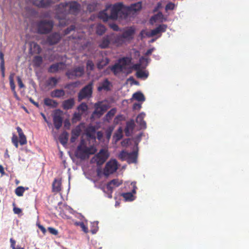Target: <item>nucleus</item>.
Segmentation results:
<instances>
[{
    "label": "nucleus",
    "mask_w": 249,
    "mask_h": 249,
    "mask_svg": "<svg viewBox=\"0 0 249 249\" xmlns=\"http://www.w3.org/2000/svg\"><path fill=\"white\" fill-rule=\"evenodd\" d=\"M93 82L89 83L83 88L78 94V101L80 102L85 99L90 98L92 94Z\"/></svg>",
    "instance_id": "obj_8"
},
{
    "label": "nucleus",
    "mask_w": 249,
    "mask_h": 249,
    "mask_svg": "<svg viewBox=\"0 0 249 249\" xmlns=\"http://www.w3.org/2000/svg\"><path fill=\"white\" fill-rule=\"evenodd\" d=\"M106 31V28L105 26L102 24H99L96 28V33L98 35L101 36L103 35Z\"/></svg>",
    "instance_id": "obj_34"
},
{
    "label": "nucleus",
    "mask_w": 249,
    "mask_h": 249,
    "mask_svg": "<svg viewBox=\"0 0 249 249\" xmlns=\"http://www.w3.org/2000/svg\"><path fill=\"white\" fill-rule=\"evenodd\" d=\"M25 189L22 186H18L15 190V194L18 196H23Z\"/></svg>",
    "instance_id": "obj_43"
},
{
    "label": "nucleus",
    "mask_w": 249,
    "mask_h": 249,
    "mask_svg": "<svg viewBox=\"0 0 249 249\" xmlns=\"http://www.w3.org/2000/svg\"><path fill=\"white\" fill-rule=\"evenodd\" d=\"M13 211L15 213L18 214H20L22 212L21 209L18 207H14L13 208Z\"/></svg>",
    "instance_id": "obj_61"
},
{
    "label": "nucleus",
    "mask_w": 249,
    "mask_h": 249,
    "mask_svg": "<svg viewBox=\"0 0 249 249\" xmlns=\"http://www.w3.org/2000/svg\"><path fill=\"white\" fill-rule=\"evenodd\" d=\"M61 182L60 180L54 179L52 184V190L53 192L58 193L61 190Z\"/></svg>",
    "instance_id": "obj_29"
},
{
    "label": "nucleus",
    "mask_w": 249,
    "mask_h": 249,
    "mask_svg": "<svg viewBox=\"0 0 249 249\" xmlns=\"http://www.w3.org/2000/svg\"><path fill=\"white\" fill-rule=\"evenodd\" d=\"M114 129V126H109L106 130V138L109 140L110 139L112 133Z\"/></svg>",
    "instance_id": "obj_42"
},
{
    "label": "nucleus",
    "mask_w": 249,
    "mask_h": 249,
    "mask_svg": "<svg viewBox=\"0 0 249 249\" xmlns=\"http://www.w3.org/2000/svg\"><path fill=\"white\" fill-rule=\"evenodd\" d=\"M111 86V82L107 79H105L103 82L99 83L97 90L98 91H101L102 90L107 91L110 90Z\"/></svg>",
    "instance_id": "obj_18"
},
{
    "label": "nucleus",
    "mask_w": 249,
    "mask_h": 249,
    "mask_svg": "<svg viewBox=\"0 0 249 249\" xmlns=\"http://www.w3.org/2000/svg\"><path fill=\"white\" fill-rule=\"evenodd\" d=\"M81 129L80 126H77L75 128L71 130V142L73 143L75 142L76 140L80 135Z\"/></svg>",
    "instance_id": "obj_21"
},
{
    "label": "nucleus",
    "mask_w": 249,
    "mask_h": 249,
    "mask_svg": "<svg viewBox=\"0 0 249 249\" xmlns=\"http://www.w3.org/2000/svg\"><path fill=\"white\" fill-rule=\"evenodd\" d=\"M82 113L75 112L73 114V120L80 121L81 118Z\"/></svg>",
    "instance_id": "obj_54"
},
{
    "label": "nucleus",
    "mask_w": 249,
    "mask_h": 249,
    "mask_svg": "<svg viewBox=\"0 0 249 249\" xmlns=\"http://www.w3.org/2000/svg\"><path fill=\"white\" fill-rule=\"evenodd\" d=\"M80 9V4L75 1L60 3L56 8L55 18L59 20L60 25L64 26L67 24L65 21L66 16L68 14L77 15Z\"/></svg>",
    "instance_id": "obj_2"
},
{
    "label": "nucleus",
    "mask_w": 249,
    "mask_h": 249,
    "mask_svg": "<svg viewBox=\"0 0 249 249\" xmlns=\"http://www.w3.org/2000/svg\"><path fill=\"white\" fill-rule=\"evenodd\" d=\"M15 76L14 73H11L9 76V84L11 89L12 91L16 90V86L14 83V77Z\"/></svg>",
    "instance_id": "obj_38"
},
{
    "label": "nucleus",
    "mask_w": 249,
    "mask_h": 249,
    "mask_svg": "<svg viewBox=\"0 0 249 249\" xmlns=\"http://www.w3.org/2000/svg\"><path fill=\"white\" fill-rule=\"evenodd\" d=\"M84 67L79 66L68 71L66 72V75L70 79H73L75 77L82 76L84 74Z\"/></svg>",
    "instance_id": "obj_10"
},
{
    "label": "nucleus",
    "mask_w": 249,
    "mask_h": 249,
    "mask_svg": "<svg viewBox=\"0 0 249 249\" xmlns=\"http://www.w3.org/2000/svg\"><path fill=\"white\" fill-rule=\"evenodd\" d=\"M122 183L123 181L122 180H120L118 178L113 179L107 183V188L109 192L112 193L113 189L119 186Z\"/></svg>",
    "instance_id": "obj_17"
},
{
    "label": "nucleus",
    "mask_w": 249,
    "mask_h": 249,
    "mask_svg": "<svg viewBox=\"0 0 249 249\" xmlns=\"http://www.w3.org/2000/svg\"><path fill=\"white\" fill-rule=\"evenodd\" d=\"M95 110L92 115H97L100 117L108 109L109 107L107 104H103L102 102H99L94 105Z\"/></svg>",
    "instance_id": "obj_11"
},
{
    "label": "nucleus",
    "mask_w": 249,
    "mask_h": 249,
    "mask_svg": "<svg viewBox=\"0 0 249 249\" xmlns=\"http://www.w3.org/2000/svg\"><path fill=\"white\" fill-rule=\"evenodd\" d=\"M92 132H89V131H87L86 132L87 136L91 139H93L94 140H95V137L94 134V132L95 131V129L93 127L91 128Z\"/></svg>",
    "instance_id": "obj_49"
},
{
    "label": "nucleus",
    "mask_w": 249,
    "mask_h": 249,
    "mask_svg": "<svg viewBox=\"0 0 249 249\" xmlns=\"http://www.w3.org/2000/svg\"><path fill=\"white\" fill-rule=\"evenodd\" d=\"M117 169V161L116 160H111L106 163L104 169V174L107 177L116 172Z\"/></svg>",
    "instance_id": "obj_9"
},
{
    "label": "nucleus",
    "mask_w": 249,
    "mask_h": 249,
    "mask_svg": "<svg viewBox=\"0 0 249 249\" xmlns=\"http://www.w3.org/2000/svg\"><path fill=\"white\" fill-rule=\"evenodd\" d=\"M167 28V25L165 24H160L155 29L152 30L150 33H147L146 35L148 36H154L157 35L165 32Z\"/></svg>",
    "instance_id": "obj_16"
},
{
    "label": "nucleus",
    "mask_w": 249,
    "mask_h": 249,
    "mask_svg": "<svg viewBox=\"0 0 249 249\" xmlns=\"http://www.w3.org/2000/svg\"><path fill=\"white\" fill-rule=\"evenodd\" d=\"M162 16V14L161 12H159L157 15H154V16L150 18V21L151 22H152V21H154L155 22L157 19L158 17Z\"/></svg>",
    "instance_id": "obj_53"
},
{
    "label": "nucleus",
    "mask_w": 249,
    "mask_h": 249,
    "mask_svg": "<svg viewBox=\"0 0 249 249\" xmlns=\"http://www.w3.org/2000/svg\"><path fill=\"white\" fill-rule=\"evenodd\" d=\"M44 103L45 105L51 108H55L58 105V103L56 101L49 98H46L44 99Z\"/></svg>",
    "instance_id": "obj_26"
},
{
    "label": "nucleus",
    "mask_w": 249,
    "mask_h": 249,
    "mask_svg": "<svg viewBox=\"0 0 249 249\" xmlns=\"http://www.w3.org/2000/svg\"><path fill=\"white\" fill-rule=\"evenodd\" d=\"M65 65L63 62L56 63L51 65L48 70V71L51 73H54L59 70H63Z\"/></svg>",
    "instance_id": "obj_19"
},
{
    "label": "nucleus",
    "mask_w": 249,
    "mask_h": 249,
    "mask_svg": "<svg viewBox=\"0 0 249 249\" xmlns=\"http://www.w3.org/2000/svg\"><path fill=\"white\" fill-rule=\"evenodd\" d=\"M142 107L141 104L134 103L133 106V108L135 110H140Z\"/></svg>",
    "instance_id": "obj_58"
},
{
    "label": "nucleus",
    "mask_w": 249,
    "mask_h": 249,
    "mask_svg": "<svg viewBox=\"0 0 249 249\" xmlns=\"http://www.w3.org/2000/svg\"><path fill=\"white\" fill-rule=\"evenodd\" d=\"M17 130L19 137V143L22 145L26 144L27 143L26 137L24 134L22 129L20 127L18 126L17 127Z\"/></svg>",
    "instance_id": "obj_24"
},
{
    "label": "nucleus",
    "mask_w": 249,
    "mask_h": 249,
    "mask_svg": "<svg viewBox=\"0 0 249 249\" xmlns=\"http://www.w3.org/2000/svg\"><path fill=\"white\" fill-rule=\"evenodd\" d=\"M135 32V30L134 28L130 27L125 30L122 34H115L117 47L122 45L126 41H129L132 39Z\"/></svg>",
    "instance_id": "obj_4"
},
{
    "label": "nucleus",
    "mask_w": 249,
    "mask_h": 249,
    "mask_svg": "<svg viewBox=\"0 0 249 249\" xmlns=\"http://www.w3.org/2000/svg\"><path fill=\"white\" fill-rule=\"evenodd\" d=\"M132 61V58L130 57H124L120 58L118 60V63L124 69V67L126 66L129 65Z\"/></svg>",
    "instance_id": "obj_27"
},
{
    "label": "nucleus",
    "mask_w": 249,
    "mask_h": 249,
    "mask_svg": "<svg viewBox=\"0 0 249 249\" xmlns=\"http://www.w3.org/2000/svg\"><path fill=\"white\" fill-rule=\"evenodd\" d=\"M58 82V79L55 77H50L46 81V84L48 86L54 87L57 85Z\"/></svg>",
    "instance_id": "obj_33"
},
{
    "label": "nucleus",
    "mask_w": 249,
    "mask_h": 249,
    "mask_svg": "<svg viewBox=\"0 0 249 249\" xmlns=\"http://www.w3.org/2000/svg\"><path fill=\"white\" fill-rule=\"evenodd\" d=\"M61 111L58 109L55 111L53 116V122L55 128L58 130L62 126L63 119L61 114Z\"/></svg>",
    "instance_id": "obj_14"
},
{
    "label": "nucleus",
    "mask_w": 249,
    "mask_h": 249,
    "mask_svg": "<svg viewBox=\"0 0 249 249\" xmlns=\"http://www.w3.org/2000/svg\"><path fill=\"white\" fill-rule=\"evenodd\" d=\"M142 8V2H138L137 3L131 4L130 9L132 11H138Z\"/></svg>",
    "instance_id": "obj_41"
},
{
    "label": "nucleus",
    "mask_w": 249,
    "mask_h": 249,
    "mask_svg": "<svg viewBox=\"0 0 249 249\" xmlns=\"http://www.w3.org/2000/svg\"><path fill=\"white\" fill-rule=\"evenodd\" d=\"M119 159L122 161H126L128 163L137 162L138 153L136 151L128 153L124 150L122 151L119 155Z\"/></svg>",
    "instance_id": "obj_7"
},
{
    "label": "nucleus",
    "mask_w": 249,
    "mask_h": 249,
    "mask_svg": "<svg viewBox=\"0 0 249 249\" xmlns=\"http://www.w3.org/2000/svg\"><path fill=\"white\" fill-rule=\"evenodd\" d=\"M53 22L51 20H41L36 23L37 32L41 35L50 33L53 27Z\"/></svg>",
    "instance_id": "obj_5"
},
{
    "label": "nucleus",
    "mask_w": 249,
    "mask_h": 249,
    "mask_svg": "<svg viewBox=\"0 0 249 249\" xmlns=\"http://www.w3.org/2000/svg\"><path fill=\"white\" fill-rule=\"evenodd\" d=\"M50 94L53 98H60L65 95V92L63 89H56L52 91Z\"/></svg>",
    "instance_id": "obj_28"
},
{
    "label": "nucleus",
    "mask_w": 249,
    "mask_h": 249,
    "mask_svg": "<svg viewBox=\"0 0 249 249\" xmlns=\"http://www.w3.org/2000/svg\"><path fill=\"white\" fill-rule=\"evenodd\" d=\"M133 97L137 101L139 102H143L145 101L144 95L140 91L137 92L133 94Z\"/></svg>",
    "instance_id": "obj_35"
},
{
    "label": "nucleus",
    "mask_w": 249,
    "mask_h": 249,
    "mask_svg": "<svg viewBox=\"0 0 249 249\" xmlns=\"http://www.w3.org/2000/svg\"><path fill=\"white\" fill-rule=\"evenodd\" d=\"M136 75L139 78H146L148 76V73L141 70L136 72Z\"/></svg>",
    "instance_id": "obj_39"
},
{
    "label": "nucleus",
    "mask_w": 249,
    "mask_h": 249,
    "mask_svg": "<svg viewBox=\"0 0 249 249\" xmlns=\"http://www.w3.org/2000/svg\"><path fill=\"white\" fill-rule=\"evenodd\" d=\"M124 119V117L123 115H118L115 117L113 120V123L115 125L118 124L121 121Z\"/></svg>",
    "instance_id": "obj_46"
},
{
    "label": "nucleus",
    "mask_w": 249,
    "mask_h": 249,
    "mask_svg": "<svg viewBox=\"0 0 249 249\" xmlns=\"http://www.w3.org/2000/svg\"><path fill=\"white\" fill-rule=\"evenodd\" d=\"M88 109V107L86 103H82L80 105H79L77 107V109L79 111H82V114L85 111H87Z\"/></svg>",
    "instance_id": "obj_45"
},
{
    "label": "nucleus",
    "mask_w": 249,
    "mask_h": 249,
    "mask_svg": "<svg viewBox=\"0 0 249 249\" xmlns=\"http://www.w3.org/2000/svg\"><path fill=\"white\" fill-rule=\"evenodd\" d=\"M69 133L66 131H64L59 137L60 142L63 145H66L68 141Z\"/></svg>",
    "instance_id": "obj_30"
},
{
    "label": "nucleus",
    "mask_w": 249,
    "mask_h": 249,
    "mask_svg": "<svg viewBox=\"0 0 249 249\" xmlns=\"http://www.w3.org/2000/svg\"><path fill=\"white\" fill-rule=\"evenodd\" d=\"M135 124L133 120H131L126 122V126L124 128V133L126 136H130L132 132L134 129Z\"/></svg>",
    "instance_id": "obj_20"
},
{
    "label": "nucleus",
    "mask_w": 249,
    "mask_h": 249,
    "mask_svg": "<svg viewBox=\"0 0 249 249\" xmlns=\"http://www.w3.org/2000/svg\"><path fill=\"white\" fill-rule=\"evenodd\" d=\"M175 7V4L171 2H169L166 4L165 9L166 11L173 10L174 9Z\"/></svg>",
    "instance_id": "obj_48"
},
{
    "label": "nucleus",
    "mask_w": 249,
    "mask_h": 249,
    "mask_svg": "<svg viewBox=\"0 0 249 249\" xmlns=\"http://www.w3.org/2000/svg\"><path fill=\"white\" fill-rule=\"evenodd\" d=\"M145 116V113H141L137 117L136 122L139 124L141 128L145 129L146 127V122L143 120V119Z\"/></svg>",
    "instance_id": "obj_23"
},
{
    "label": "nucleus",
    "mask_w": 249,
    "mask_h": 249,
    "mask_svg": "<svg viewBox=\"0 0 249 249\" xmlns=\"http://www.w3.org/2000/svg\"><path fill=\"white\" fill-rule=\"evenodd\" d=\"M133 193L132 192H128L122 194V196L125 199L126 201H133L135 199L133 196Z\"/></svg>",
    "instance_id": "obj_37"
},
{
    "label": "nucleus",
    "mask_w": 249,
    "mask_h": 249,
    "mask_svg": "<svg viewBox=\"0 0 249 249\" xmlns=\"http://www.w3.org/2000/svg\"><path fill=\"white\" fill-rule=\"evenodd\" d=\"M33 62L36 66L39 67L43 62L42 57L39 55L35 56L34 58Z\"/></svg>",
    "instance_id": "obj_40"
},
{
    "label": "nucleus",
    "mask_w": 249,
    "mask_h": 249,
    "mask_svg": "<svg viewBox=\"0 0 249 249\" xmlns=\"http://www.w3.org/2000/svg\"><path fill=\"white\" fill-rule=\"evenodd\" d=\"M48 231L51 234L54 235H57L58 233V231L53 227H49Z\"/></svg>",
    "instance_id": "obj_50"
},
{
    "label": "nucleus",
    "mask_w": 249,
    "mask_h": 249,
    "mask_svg": "<svg viewBox=\"0 0 249 249\" xmlns=\"http://www.w3.org/2000/svg\"><path fill=\"white\" fill-rule=\"evenodd\" d=\"M75 29V26L74 25H71L69 27H68L66 29L64 30V34L65 35H68L70 33V32L74 30Z\"/></svg>",
    "instance_id": "obj_51"
},
{
    "label": "nucleus",
    "mask_w": 249,
    "mask_h": 249,
    "mask_svg": "<svg viewBox=\"0 0 249 249\" xmlns=\"http://www.w3.org/2000/svg\"><path fill=\"white\" fill-rule=\"evenodd\" d=\"M123 129L121 127H120L114 134L113 137L115 138L116 141L118 142L123 138Z\"/></svg>",
    "instance_id": "obj_36"
},
{
    "label": "nucleus",
    "mask_w": 249,
    "mask_h": 249,
    "mask_svg": "<svg viewBox=\"0 0 249 249\" xmlns=\"http://www.w3.org/2000/svg\"><path fill=\"white\" fill-rule=\"evenodd\" d=\"M110 28L115 31H118L120 30L119 26L116 24H111L110 25Z\"/></svg>",
    "instance_id": "obj_57"
},
{
    "label": "nucleus",
    "mask_w": 249,
    "mask_h": 249,
    "mask_svg": "<svg viewBox=\"0 0 249 249\" xmlns=\"http://www.w3.org/2000/svg\"><path fill=\"white\" fill-rule=\"evenodd\" d=\"M109 69L115 75H117L124 70V68L118 62L116 63L114 65L109 67Z\"/></svg>",
    "instance_id": "obj_25"
},
{
    "label": "nucleus",
    "mask_w": 249,
    "mask_h": 249,
    "mask_svg": "<svg viewBox=\"0 0 249 249\" xmlns=\"http://www.w3.org/2000/svg\"><path fill=\"white\" fill-rule=\"evenodd\" d=\"M131 185L132 186L133 189L132 190V192L133 194H136V190L137 189V187L136 186V182H132L131 183Z\"/></svg>",
    "instance_id": "obj_59"
},
{
    "label": "nucleus",
    "mask_w": 249,
    "mask_h": 249,
    "mask_svg": "<svg viewBox=\"0 0 249 249\" xmlns=\"http://www.w3.org/2000/svg\"><path fill=\"white\" fill-rule=\"evenodd\" d=\"M109 60L108 58H105V59H102L99 61L97 64V67L99 70L103 69L106 66H107L109 63Z\"/></svg>",
    "instance_id": "obj_32"
},
{
    "label": "nucleus",
    "mask_w": 249,
    "mask_h": 249,
    "mask_svg": "<svg viewBox=\"0 0 249 249\" xmlns=\"http://www.w3.org/2000/svg\"><path fill=\"white\" fill-rule=\"evenodd\" d=\"M96 5L95 3L89 4L88 5L87 9L90 12H92L95 10Z\"/></svg>",
    "instance_id": "obj_52"
},
{
    "label": "nucleus",
    "mask_w": 249,
    "mask_h": 249,
    "mask_svg": "<svg viewBox=\"0 0 249 249\" xmlns=\"http://www.w3.org/2000/svg\"><path fill=\"white\" fill-rule=\"evenodd\" d=\"M61 39V36L58 33H53L50 35L46 38V42L49 45H53L58 43Z\"/></svg>",
    "instance_id": "obj_15"
},
{
    "label": "nucleus",
    "mask_w": 249,
    "mask_h": 249,
    "mask_svg": "<svg viewBox=\"0 0 249 249\" xmlns=\"http://www.w3.org/2000/svg\"><path fill=\"white\" fill-rule=\"evenodd\" d=\"M86 68H87V70L88 71H90L89 72H90L91 71H92L94 70V64L92 60H88L87 61V64H86Z\"/></svg>",
    "instance_id": "obj_44"
},
{
    "label": "nucleus",
    "mask_w": 249,
    "mask_h": 249,
    "mask_svg": "<svg viewBox=\"0 0 249 249\" xmlns=\"http://www.w3.org/2000/svg\"><path fill=\"white\" fill-rule=\"evenodd\" d=\"M140 67H141L140 64H135L133 65L132 69H133L135 70H136L137 71H138L141 70Z\"/></svg>",
    "instance_id": "obj_62"
},
{
    "label": "nucleus",
    "mask_w": 249,
    "mask_h": 249,
    "mask_svg": "<svg viewBox=\"0 0 249 249\" xmlns=\"http://www.w3.org/2000/svg\"><path fill=\"white\" fill-rule=\"evenodd\" d=\"M58 0H32V4L38 8H48Z\"/></svg>",
    "instance_id": "obj_13"
},
{
    "label": "nucleus",
    "mask_w": 249,
    "mask_h": 249,
    "mask_svg": "<svg viewBox=\"0 0 249 249\" xmlns=\"http://www.w3.org/2000/svg\"><path fill=\"white\" fill-rule=\"evenodd\" d=\"M75 104L73 98H71L64 100L62 103V107L65 110H68L72 108Z\"/></svg>",
    "instance_id": "obj_22"
},
{
    "label": "nucleus",
    "mask_w": 249,
    "mask_h": 249,
    "mask_svg": "<svg viewBox=\"0 0 249 249\" xmlns=\"http://www.w3.org/2000/svg\"><path fill=\"white\" fill-rule=\"evenodd\" d=\"M128 15V9L125 8L122 3L118 2L107 5L106 9L99 13L98 16L104 21H107L110 19H125Z\"/></svg>",
    "instance_id": "obj_1"
},
{
    "label": "nucleus",
    "mask_w": 249,
    "mask_h": 249,
    "mask_svg": "<svg viewBox=\"0 0 249 249\" xmlns=\"http://www.w3.org/2000/svg\"><path fill=\"white\" fill-rule=\"evenodd\" d=\"M116 108H113L110 109L106 115L105 117V121L109 123L112 117L115 115L116 113Z\"/></svg>",
    "instance_id": "obj_31"
},
{
    "label": "nucleus",
    "mask_w": 249,
    "mask_h": 249,
    "mask_svg": "<svg viewBox=\"0 0 249 249\" xmlns=\"http://www.w3.org/2000/svg\"><path fill=\"white\" fill-rule=\"evenodd\" d=\"M154 50H155V48H152L148 49L146 52L145 55L146 56H148V55H150Z\"/></svg>",
    "instance_id": "obj_63"
},
{
    "label": "nucleus",
    "mask_w": 249,
    "mask_h": 249,
    "mask_svg": "<svg viewBox=\"0 0 249 249\" xmlns=\"http://www.w3.org/2000/svg\"><path fill=\"white\" fill-rule=\"evenodd\" d=\"M116 40L115 34H107L104 36L99 41L98 46L102 49L108 48L112 45L117 46V43Z\"/></svg>",
    "instance_id": "obj_6"
},
{
    "label": "nucleus",
    "mask_w": 249,
    "mask_h": 249,
    "mask_svg": "<svg viewBox=\"0 0 249 249\" xmlns=\"http://www.w3.org/2000/svg\"><path fill=\"white\" fill-rule=\"evenodd\" d=\"M34 48L35 49H36V50L37 51L38 53H40L41 52V48L37 43H34Z\"/></svg>",
    "instance_id": "obj_64"
},
{
    "label": "nucleus",
    "mask_w": 249,
    "mask_h": 249,
    "mask_svg": "<svg viewBox=\"0 0 249 249\" xmlns=\"http://www.w3.org/2000/svg\"><path fill=\"white\" fill-rule=\"evenodd\" d=\"M96 151L97 149L94 146L88 147L86 141L82 139L77 147L75 155L78 159L85 160L89 158L90 155L94 154Z\"/></svg>",
    "instance_id": "obj_3"
},
{
    "label": "nucleus",
    "mask_w": 249,
    "mask_h": 249,
    "mask_svg": "<svg viewBox=\"0 0 249 249\" xmlns=\"http://www.w3.org/2000/svg\"><path fill=\"white\" fill-rule=\"evenodd\" d=\"M108 157L107 151L104 149L100 150L95 156V160L98 165H102L107 160Z\"/></svg>",
    "instance_id": "obj_12"
},
{
    "label": "nucleus",
    "mask_w": 249,
    "mask_h": 249,
    "mask_svg": "<svg viewBox=\"0 0 249 249\" xmlns=\"http://www.w3.org/2000/svg\"><path fill=\"white\" fill-rule=\"evenodd\" d=\"M37 226L38 227V228L41 231L42 233L44 234H45L46 232V229L42 225H40V224H37Z\"/></svg>",
    "instance_id": "obj_60"
},
{
    "label": "nucleus",
    "mask_w": 249,
    "mask_h": 249,
    "mask_svg": "<svg viewBox=\"0 0 249 249\" xmlns=\"http://www.w3.org/2000/svg\"><path fill=\"white\" fill-rule=\"evenodd\" d=\"M77 225H79L82 229V231L86 233H88L89 231H88V228L87 227V226H86L85 224L84 223V222H79L78 223H77Z\"/></svg>",
    "instance_id": "obj_47"
},
{
    "label": "nucleus",
    "mask_w": 249,
    "mask_h": 249,
    "mask_svg": "<svg viewBox=\"0 0 249 249\" xmlns=\"http://www.w3.org/2000/svg\"><path fill=\"white\" fill-rule=\"evenodd\" d=\"M0 66H4V54L1 52H0Z\"/></svg>",
    "instance_id": "obj_56"
},
{
    "label": "nucleus",
    "mask_w": 249,
    "mask_h": 249,
    "mask_svg": "<svg viewBox=\"0 0 249 249\" xmlns=\"http://www.w3.org/2000/svg\"><path fill=\"white\" fill-rule=\"evenodd\" d=\"M17 79L19 87L21 89L24 88L25 86L22 83V81L20 77L19 76H17Z\"/></svg>",
    "instance_id": "obj_55"
}]
</instances>
